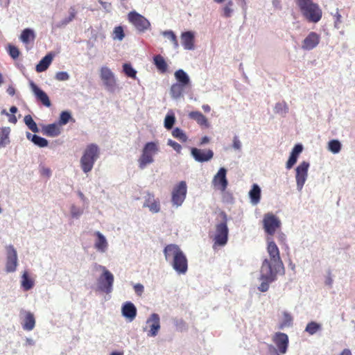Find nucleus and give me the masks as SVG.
Wrapping results in <instances>:
<instances>
[{
  "instance_id": "1",
  "label": "nucleus",
  "mask_w": 355,
  "mask_h": 355,
  "mask_svg": "<svg viewBox=\"0 0 355 355\" xmlns=\"http://www.w3.org/2000/svg\"><path fill=\"white\" fill-rule=\"evenodd\" d=\"M267 241L268 257L263 259L258 278L261 284L257 288L262 293L268 291L270 284L277 280L279 274H284V263L277 245L271 238H268Z\"/></svg>"
},
{
  "instance_id": "2",
  "label": "nucleus",
  "mask_w": 355,
  "mask_h": 355,
  "mask_svg": "<svg viewBox=\"0 0 355 355\" xmlns=\"http://www.w3.org/2000/svg\"><path fill=\"white\" fill-rule=\"evenodd\" d=\"M166 262L178 275H184L188 270V260L179 245L168 244L164 249Z\"/></svg>"
},
{
  "instance_id": "3",
  "label": "nucleus",
  "mask_w": 355,
  "mask_h": 355,
  "mask_svg": "<svg viewBox=\"0 0 355 355\" xmlns=\"http://www.w3.org/2000/svg\"><path fill=\"white\" fill-rule=\"evenodd\" d=\"M302 15L310 22H318L322 15V12L319 6L312 0H295Z\"/></svg>"
},
{
  "instance_id": "4",
  "label": "nucleus",
  "mask_w": 355,
  "mask_h": 355,
  "mask_svg": "<svg viewBox=\"0 0 355 355\" xmlns=\"http://www.w3.org/2000/svg\"><path fill=\"white\" fill-rule=\"evenodd\" d=\"M99 155L100 150L96 144H91L86 147L80 160L81 169L85 173L92 170Z\"/></svg>"
},
{
  "instance_id": "5",
  "label": "nucleus",
  "mask_w": 355,
  "mask_h": 355,
  "mask_svg": "<svg viewBox=\"0 0 355 355\" xmlns=\"http://www.w3.org/2000/svg\"><path fill=\"white\" fill-rule=\"evenodd\" d=\"M159 146L157 141L147 142L139 156L137 162L139 168L141 170L146 168L147 166L153 164L155 161L154 157L159 153Z\"/></svg>"
},
{
  "instance_id": "6",
  "label": "nucleus",
  "mask_w": 355,
  "mask_h": 355,
  "mask_svg": "<svg viewBox=\"0 0 355 355\" xmlns=\"http://www.w3.org/2000/svg\"><path fill=\"white\" fill-rule=\"evenodd\" d=\"M96 267L102 271V274L97 279V290L106 294L111 293L114 281L113 274L104 266L96 265Z\"/></svg>"
},
{
  "instance_id": "7",
  "label": "nucleus",
  "mask_w": 355,
  "mask_h": 355,
  "mask_svg": "<svg viewBox=\"0 0 355 355\" xmlns=\"http://www.w3.org/2000/svg\"><path fill=\"white\" fill-rule=\"evenodd\" d=\"M220 216L222 221L216 225L213 241L214 245L224 246L228 240L227 216L225 212H221Z\"/></svg>"
},
{
  "instance_id": "8",
  "label": "nucleus",
  "mask_w": 355,
  "mask_h": 355,
  "mask_svg": "<svg viewBox=\"0 0 355 355\" xmlns=\"http://www.w3.org/2000/svg\"><path fill=\"white\" fill-rule=\"evenodd\" d=\"M99 77L105 89L114 93L118 88L117 78L114 73L107 66H102L99 69Z\"/></svg>"
},
{
  "instance_id": "9",
  "label": "nucleus",
  "mask_w": 355,
  "mask_h": 355,
  "mask_svg": "<svg viewBox=\"0 0 355 355\" xmlns=\"http://www.w3.org/2000/svg\"><path fill=\"white\" fill-rule=\"evenodd\" d=\"M5 250L6 262L4 270L7 273L15 272L19 265L17 252L12 245H6Z\"/></svg>"
},
{
  "instance_id": "10",
  "label": "nucleus",
  "mask_w": 355,
  "mask_h": 355,
  "mask_svg": "<svg viewBox=\"0 0 355 355\" xmlns=\"http://www.w3.org/2000/svg\"><path fill=\"white\" fill-rule=\"evenodd\" d=\"M128 19L139 33H144L150 28V21L136 11L130 12L128 15Z\"/></svg>"
},
{
  "instance_id": "11",
  "label": "nucleus",
  "mask_w": 355,
  "mask_h": 355,
  "mask_svg": "<svg viewBox=\"0 0 355 355\" xmlns=\"http://www.w3.org/2000/svg\"><path fill=\"white\" fill-rule=\"evenodd\" d=\"M187 193V186L185 181L178 183L171 192V202L173 207H180L185 200Z\"/></svg>"
},
{
  "instance_id": "12",
  "label": "nucleus",
  "mask_w": 355,
  "mask_h": 355,
  "mask_svg": "<svg viewBox=\"0 0 355 355\" xmlns=\"http://www.w3.org/2000/svg\"><path fill=\"white\" fill-rule=\"evenodd\" d=\"M160 329V317L155 313L150 315L146 321V325L142 327L143 331L147 332L148 337L157 336Z\"/></svg>"
},
{
  "instance_id": "13",
  "label": "nucleus",
  "mask_w": 355,
  "mask_h": 355,
  "mask_svg": "<svg viewBox=\"0 0 355 355\" xmlns=\"http://www.w3.org/2000/svg\"><path fill=\"white\" fill-rule=\"evenodd\" d=\"M309 166V162L303 161L295 168V178L296 187L297 190L300 192L302 190L305 182L307 180Z\"/></svg>"
},
{
  "instance_id": "14",
  "label": "nucleus",
  "mask_w": 355,
  "mask_h": 355,
  "mask_svg": "<svg viewBox=\"0 0 355 355\" xmlns=\"http://www.w3.org/2000/svg\"><path fill=\"white\" fill-rule=\"evenodd\" d=\"M280 220L272 213H267L264 215L263 219V229L270 236H272L277 229L281 226Z\"/></svg>"
},
{
  "instance_id": "15",
  "label": "nucleus",
  "mask_w": 355,
  "mask_h": 355,
  "mask_svg": "<svg viewBox=\"0 0 355 355\" xmlns=\"http://www.w3.org/2000/svg\"><path fill=\"white\" fill-rule=\"evenodd\" d=\"M227 169L224 167L219 168L218 172L214 175L211 184L214 188L224 191L228 186V181L227 179Z\"/></svg>"
},
{
  "instance_id": "16",
  "label": "nucleus",
  "mask_w": 355,
  "mask_h": 355,
  "mask_svg": "<svg viewBox=\"0 0 355 355\" xmlns=\"http://www.w3.org/2000/svg\"><path fill=\"white\" fill-rule=\"evenodd\" d=\"M20 322L25 331H32L35 327L34 314L29 311L21 309L19 313Z\"/></svg>"
},
{
  "instance_id": "17",
  "label": "nucleus",
  "mask_w": 355,
  "mask_h": 355,
  "mask_svg": "<svg viewBox=\"0 0 355 355\" xmlns=\"http://www.w3.org/2000/svg\"><path fill=\"white\" fill-rule=\"evenodd\" d=\"M320 35L315 32H310L302 42L301 48L304 51H311L320 43Z\"/></svg>"
},
{
  "instance_id": "18",
  "label": "nucleus",
  "mask_w": 355,
  "mask_h": 355,
  "mask_svg": "<svg viewBox=\"0 0 355 355\" xmlns=\"http://www.w3.org/2000/svg\"><path fill=\"white\" fill-rule=\"evenodd\" d=\"M191 154L193 158L198 162H209L214 157V152L210 149L192 148L191 150Z\"/></svg>"
},
{
  "instance_id": "19",
  "label": "nucleus",
  "mask_w": 355,
  "mask_h": 355,
  "mask_svg": "<svg viewBox=\"0 0 355 355\" xmlns=\"http://www.w3.org/2000/svg\"><path fill=\"white\" fill-rule=\"evenodd\" d=\"M94 235L96 236L94 241V249L100 254L107 253L109 249V243L105 236L99 231L95 232Z\"/></svg>"
},
{
  "instance_id": "20",
  "label": "nucleus",
  "mask_w": 355,
  "mask_h": 355,
  "mask_svg": "<svg viewBox=\"0 0 355 355\" xmlns=\"http://www.w3.org/2000/svg\"><path fill=\"white\" fill-rule=\"evenodd\" d=\"M272 340L278 348L279 353H286L288 346V337L287 334L282 332H277L273 336Z\"/></svg>"
},
{
  "instance_id": "21",
  "label": "nucleus",
  "mask_w": 355,
  "mask_h": 355,
  "mask_svg": "<svg viewBox=\"0 0 355 355\" xmlns=\"http://www.w3.org/2000/svg\"><path fill=\"white\" fill-rule=\"evenodd\" d=\"M29 85L31 91L36 98L40 101L44 106L49 107L51 105V103L48 95L43 90L39 88L33 81L31 80Z\"/></svg>"
},
{
  "instance_id": "22",
  "label": "nucleus",
  "mask_w": 355,
  "mask_h": 355,
  "mask_svg": "<svg viewBox=\"0 0 355 355\" xmlns=\"http://www.w3.org/2000/svg\"><path fill=\"white\" fill-rule=\"evenodd\" d=\"M137 310L131 302H125L121 306V314L128 321L132 322L137 316Z\"/></svg>"
},
{
  "instance_id": "23",
  "label": "nucleus",
  "mask_w": 355,
  "mask_h": 355,
  "mask_svg": "<svg viewBox=\"0 0 355 355\" xmlns=\"http://www.w3.org/2000/svg\"><path fill=\"white\" fill-rule=\"evenodd\" d=\"M144 207H148L152 213H158L160 211V204L158 199H155L153 193H148L145 197Z\"/></svg>"
},
{
  "instance_id": "24",
  "label": "nucleus",
  "mask_w": 355,
  "mask_h": 355,
  "mask_svg": "<svg viewBox=\"0 0 355 355\" xmlns=\"http://www.w3.org/2000/svg\"><path fill=\"white\" fill-rule=\"evenodd\" d=\"M302 150L303 146L302 144H298L294 146L290 154L289 158L286 163V168L287 169H291L296 164L297 158Z\"/></svg>"
},
{
  "instance_id": "25",
  "label": "nucleus",
  "mask_w": 355,
  "mask_h": 355,
  "mask_svg": "<svg viewBox=\"0 0 355 355\" xmlns=\"http://www.w3.org/2000/svg\"><path fill=\"white\" fill-rule=\"evenodd\" d=\"M194 33L192 31H186L182 33V44L186 50L194 49Z\"/></svg>"
},
{
  "instance_id": "26",
  "label": "nucleus",
  "mask_w": 355,
  "mask_h": 355,
  "mask_svg": "<svg viewBox=\"0 0 355 355\" xmlns=\"http://www.w3.org/2000/svg\"><path fill=\"white\" fill-rule=\"evenodd\" d=\"M69 17H65L60 21L57 22L56 24H53L52 27L53 29L63 28L71 21H72L76 15V11L75 8L71 7L69 10Z\"/></svg>"
},
{
  "instance_id": "27",
  "label": "nucleus",
  "mask_w": 355,
  "mask_h": 355,
  "mask_svg": "<svg viewBox=\"0 0 355 355\" xmlns=\"http://www.w3.org/2000/svg\"><path fill=\"white\" fill-rule=\"evenodd\" d=\"M174 76L178 81L176 83L185 87H187L191 84V80L189 75L183 69L177 70L175 72Z\"/></svg>"
},
{
  "instance_id": "28",
  "label": "nucleus",
  "mask_w": 355,
  "mask_h": 355,
  "mask_svg": "<svg viewBox=\"0 0 355 355\" xmlns=\"http://www.w3.org/2000/svg\"><path fill=\"white\" fill-rule=\"evenodd\" d=\"M60 132L59 126L55 123L49 124L42 128V133L48 137H57Z\"/></svg>"
},
{
  "instance_id": "29",
  "label": "nucleus",
  "mask_w": 355,
  "mask_h": 355,
  "mask_svg": "<svg viewBox=\"0 0 355 355\" xmlns=\"http://www.w3.org/2000/svg\"><path fill=\"white\" fill-rule=\"evenodd\" d=\"M190 119L195 120L198 125L208 128L209 123L207 119L200 112L193 111L189 114Z\"/></svg>"
},
{
  "instance_id": "30",
  "label": "nucleus",
  "mask_w": 355,
  "mask_h": 355,
  "mask_svg": "<svg viewBox=\"0 0 355 355\" xmlns=\"http://www.w3.org/2000/svg\"><path fill=\"white\" fill-rule=\"evenodd\" d=\"M249 197L250 198V202L253 205H257L260 202L261 199V189L257 184H254L252 189L249 191Z\"/></svg>"
},
{
  "instance_id": "31",
  "label": "nucleus",
  "mask_w": 355,
  "mask_h": 355,
  "mask_svg": "<svg viewBox=\"0 0 355 355\" xmlns=\"http://www.w3.org/2000/svg\"><path fill=\"white\" fill-rule=\"evenodd\" d=\"M35 285L34 280L31 279L27 271H24L21 275V287L25 291H28L33 288Z\"/></svg>"
},
{
  "instance_id": "32",
  "label": "nucleus",
  "mask_w": 355,
  "mask_h": 355,
  "mask_svg": "<svg viewBox=\"0 0 355 355\" xmlns=\"http://www.w3.org/2000/svg\"><path fill=\"white\" fill-rule=\"evenodd\" d=\"M187 87L181 85L178 83H174L171 85L170 89V94L173 99H179L183 96V92Z\"/></svg>"
},
{
  "instance_id": "33",
  "label": "nucleus",
  "mask_w": 355,
  "mask_h": 355,
  "mask_svg": "<svg viewBox=\"0 0 355 355\" xmlns=\"http://www.w3.org/2000/svg\"><path fill=\"white\" fill-rule=\"evenodd\" d=\"M53 60V56L51 54H47L45 55L36 65V71L37 72H42L46 71Z\"/></svg>"
},
{
  "instance_id": "34",
  "label": "nucleus",
  "mask_w": 355,
  "mask_h": 355,
  "mask_svg": "<svg viewBox=\"0 0 355 355\" xmlns=\"http://www.w3.org/2000/svg\"><path fill=\"white\" fill-rule=\"evenodd\" d=\"M10 129L8 127L0 128V148L6 146L10 143Z\"/></svg>"
},
{
  "instance_id": "35",
  "label": "nucleus",
  "mask_w": 355,
  "mask_h": 355,
  "mask_svg": "<svg viewBox=\"0 0 355 355\" xmlns=\"http://www.w3.org/2000/svg\"><path fill=\"white\" fill-rule=\"evenodd\" d=\"M154 64L156 66L157 70L161 73H165L167 71L168 65L160 55H157L153 58Z\"/></svg>"
},
{
  "instance_id": "36",
  "label": "nucleus",
  "mask_w": 355,
  "mask_h": 355,
  "mask_svg": "<svg viewBox=\"0 0 355 355\" xmlns=\"http://www.w3.org/2000/svg\"><path fill=\"white\" fill-rule=\"evenodd\" d=\"M234 12V2L232 0H228L222 8L221 16L225 18H230L233 15Z\"/></svg>"
},
{
  "instance_id": "37",
  "label": "nucleus",
  "mask_w": 355,
  "mask_h": 355,
  "mask_svg": "<svg viewBox=\"0 0 355 355\" xmlns=\"http://www.w3.org/2000/svg\"><path fill=\"white\" fill-rule=\"evenodd\" d=\"M342 144L338 139H331L327 144V150L333 154H338L340 152Z\"/></svg>"
},
{
  "instance_id": "38",
  "label": "nucleus",
  "mask_w": 355,
  "mask_h": 355,
  "mask_svg": "<svg viewBox=\"0 0 355 355\" xmlns=\"http://www.w3.org/2000/svg\"><path fill=\"white\" fill-rule=\"evenodd\" d=\"M289 108L287 103L285 101L278 102L274 107V112L282 116H285L288 112Z\"/></svg>"
},
{
  "instance_id": "39",
  "label": "nucleus",
  "mask_w": 355,
  "mask_h": 355,
  "mask_svg": "<svg viewBox=\"0 0 355 355\" xmlns=\"http://www.w3.org/2000/svg\"><path fill=\"white\" fill-rule=\"evenodd\" d=\"M35 37V33L31 28L24 29L20 35V40L24 44H28L31 40H34Z\"/></svg>"
},
{
  "instance_id": "40",
  "label": "nucleus",
  "mask_w": 355,
  "mask_h": 355,
  "mask_svg": "<svg viewBox=\"0 0 355 355\" xmlns=\"http://www.w3.org/2000/svg\"><path fill=\"white\" fill-rule=\"evenodd\" d=\"M175 122V114L172 110L168 111L164 119V127L171 130Z\"/></svg>"
},
{
  "instance_id": "41",
  "label": "nucleus",
  "mask_w": 355,
  "mask_h": 355,
  "mask_svg": "<svg viewBox=\"0 0 355 355\" xmlns=\"http://www.w3.org/2000/svg\"><path fill=\"white\" fill-rule=\"evenodd\" d=\"M322 326L320 324L317 323L316 322H310L307 324L305 331L307 332L310 335H314L318 331L321 330Z\"/></svg>"
},
{
  "instance_id": "42",
  "label": "nucleus",
  "mask_w": 355,
  "mask_h": 355,
  "mask_svg": "<svg viewBox=\"0 0 355 355\" xmlns=\"http://www.w3.org/2000/svg\"><path fill=\"white\" fill-rule=\"evenodd\" d=\"M25 124L33 132H38L39 128L31 115H26L24 119Z\"/></svg>"
},
{
  "instance_id": "43",
  "label": "nucleus",
  "mask_w": 355,
  "mask_h": 355,
  "mask_svg": "<svg viewBox=\"0 0 355 355\" xmlns=\"http://www.w3.org/2000/svg\"><path fill=\"white\" fill-rule=\"evenodd\" d=\"M123 71L128 77L133 79L137 78V71L132 67L130 63L123 64Z\"/></svg>"
},
{
  "instance_id": "44",
  "label": "nucleus",
  "mask_w": 355,
  "mask_h": 355,
  "mask_svg": "<svg viewBox=\"0 0 355 355\" xmlns=\"http://www.w3.org/2000/svg\"><path fill=\"white\" fill-rule=\"evenodd\" d=\"M293 324V317L292 315L287 311L283 312V319L282 322L280 324L279 328L283 329L286 327H290Z\"/></svg>"
},
{
  "instance_id": "45",
  "label": "nucleus",
  "mask_w": 355,
  "mask_h": 355,
  "mask_svg": "<svg viewBox=\"0 0 355 355\" xmlns=\"http://www.w3.org/2000/svg\"><path fill=\"white\" fill-rule=\"evenodd\" d=\"M125 37L123 28L122 26H116L112 33V38L114 40L122 41Z\"/></svg>"
},
{
  "instance_id": "46",
  "label": "nucleus",
  "mask_w": 355,
  "mask_h": 355,
  "mask_svg": "<svg viewBox=\"0 0 355 355\" xmlns=\"http://www.w3.org/2000/svg\"><path fill=\"white\" fill-rule=\"evenodd\" d=\"M162 35L167 37L173 44L175 49H178L179 46L177 37L175 35L174 32L172 31H165L162 32Z\"/></svg>"
},
{
  "instance_id": "47",
  "label": "nucleus",
  "mask_w": 355,
  "mask_h": 355,
  "mask_svg": "<svg viewBox=\"0 0 355 355\" xmlns=\"http://www.w3.org/2000/svg\"><path fill=\"white\" fill-rule=\"evenodd\" d=\"M71 119V114L69 112L63 111L60 115L59 124L61 125H66Z\"/></svg>"
},
{
  "instance_id": "48",
  "label": "nucleus",
  "mask_w": 355,
  "mask_h": 355,
  "mask_svg": "<svg viewBox=\"0 0 355 355\" xmlns=\"http://www.w3.org/2000/svg\"><path fill=\"white\" fill-rule=\"evenodd\" d=\"M172 135L178 139L179 140L182 141H186L187 139V135L184 133V132L179 128H175L172 131Z\"/></svg>"
},
{
  "instance_id": "49",
  "label": "nucleus",
  "mask_w": 355,
  "mask_h": 355,
  "mask_svg": "<svg viewBox=\"0 0 355 355\" xmlns=\"http://www.w3.org/2000/svg\"><path fill=\"white\" fill-rule=\"evenodd\" d=\"M70 213L73 218L78 219L83 214V209L74 205H72L70 208Z\"/></svg>"
},
{
  "instance_id": "50",
  "label": "nucleus",
  "mask_w": 355,
  "mask_h": 355,
  "mask_svg": "<svg viewBox=\"0 0 355 355\" xmlns=\"http://www.w3.org/2000/svg\"><path fill=\"white\" fill-rule=\"evenodd\" d=\"M33 139L34 140L33 143L40 148H44L48 146L49 142L45 138L36 135L35 137H33Z\"/></svg>"
},
{
  "instance_id": "51",
  "label": "nucleus",
  "mask_w": 355,
  "mask_h": 355,
  "mask_svg": "<svg viewBox=\"0 0 355 355\" xmlns=\"http://www.w3.org/2000/svg\"><path fill=\"white\" fill-rule=\"evenodd\" d=\"M232 148L234 150L241 151L242 143L237 135H234L232 139Z\"/></svg>"
},
{
  "instance_id": "52",
  "label": "nucleus",
  "mask_w": 355,
  "mask_h": 355,
  "mask_svg": "<svg viewBox=\"0 0 355 355\" xmlns=\"http://www.w3.org/2000/svg\"><path fill=\"white\" fill-rule=\"evenodd\" d=\"M8 53L12 58L16 59L19 55V51L16 46L9 44L8 45Z\"/></svg>"
},
{
  "instance_id": "53",
  "label": "nucleus",
  "mask_w": 355,
  "mask_h": 355,
  "mask_svg": "<svg viewBox=\"0 0 355 355\" xmlns=\"http://www.w3.org/2000/svg\"><path fill=\"white\" fill-rule=\"evenodd\" d=\"M55 78L59 81H66L69 79L70 76L67 71H59L56 73Z\"/></svg>"
},
{
  "instance_id": "54",
  "label": "nucleus",
  "mask_w": 355,
  "mask_h": 355,
  "mask_svg": "<svg viewBox=\"0 0 355 355\" xmlns=\"http://www.w3.org/2000/svg\"><path fill=\"white\" fill-rule=\"evenodd\" d=\"M133 288L135 294L139 297H141L144 293V286L140 283L134 284Z\"/></svg>"
},
{
  "instance_id": "55",
  "label": "nucleus",
  "mask_w": 355,
  "mask_h": 355,
  "mask_svg": "<svg viewBox=\"0 0 355 355\" xmlns=\"http://www.w3.org/2000/svg\"><path fill=\"white\" fill-rule=\"evenodd\" d=\"M175 325L178 331H183L187 329L186 322L182 319L175 320Z\"/></svg>"
},
{
  "instance_id": "56",
  "label": "nucleus",
  "mask_w": 355,
  "mask_h": 355,
  "mask_svg": "<svg viewBox=\"0 0 355 355\" xmlns=\"http://www.w3.org/2000/svg\"><path fill=\"white\" fill-rule=\"evenodd\" d=\"M39 169H40V173L41 175L46 176L47 178L51 177V170L49 168L46 167L44 165H40Z\"/></svg>"
},
{
  "instance_id": "57",
  "label": "nucleus",
  "mask_w": 355,
  "mask_h": 355,
  "mask_svg": "<svg viewBox=\"0 0 355 355\" xmlns=\"http://www.w3.org/2000/svg\"><path fill=\"white\" fill-rule=\"evenodd\" d=\"M167 144L170 146H171L176 152L180 153L182 150V146L180 144L177 143L175 141H173L172 139H168Z\"/></svg>"
},
{
  "instance_id": "58",
  "label": "nucleus",
  "mask_w": 355,
  "mask_h": 355,
  "mask_svg": "<svg viewBox=\"0 0 355 355\" xmlns=\"http://www.w3.org/2000/svg\"><path fill=\"white\" fill-rule=\"evenodd\" d=\"M272 4L275 8L278 9V10L282 9V5H281L280 0H272Z\"/></svg>"
},
{
  "instance_id": "59",
  "label": "nucleus",
  "mask_w": 355,
  "mask_h": 355,
  "mask_svg": "<svg viewBox=\"0 0 355 355\" xmlns=\"http://www.w3.org/2000/svg\"><path fill=\"white\" fill-rule=\"evenodd\" d=\"M98 1L105 10H108L110 8V3L107 2H104L102 0H99Z\"/></svg>"
},
{
  "instance_id": "60",
  "label": "nucleus",
  "mask_w": 355,
  "mask_h": 355,
  "mask_svg": "<svg viewBox=\"0 0 355 355\" xmlns=\"http://www.w3.org/2000/svg\"><path fill=\"white\" fill-rule=\"evenodd\" d=\"M8 121L15 124L17 121V117L13 114H10V116H8Z\"/></svg>"
},
{
  "instance_id": "61",
  "label": "nucleus",
  "mask_w": 355,
  "mask_h": 355,
  "mask_svg": "<svg viewBox=\"0 0 355 355\" xmlns=\"http://www.w3.org/2000/svg\"><path fill=\"white\" fill-rule=\"evenodd\" d=\"M7 93L12 96H14L15 94V88L12 86L8 87V88L7 89Z\"/></svg>"
},
{
  "instance_id": "62",
  "label": "nucleus",
  "mask_w": 355,
  "mask_h": 355,
  "mask_svg": "<svg viewBox=\"0 0 355 355\" xmlns=\"http://www.w3.org/2000/svg\"><path fill=\"white\" fill-rule=\"evenodd\" d=\"M268 351L270 354H277V349L272 345H268Z\"/></svg>"
},
{
  "instance_id": "63",
  "label": "nucleus",
  "mask_w": 355,
  "mask_h": 355,
  "mask_svg": "<svg viewBox=\"0 0 355 355\" xmlns=\"http://www.w3.org/2000/svg\"><path fill=\"white\" fill-rule=\"evenodd\" d=\"M338 355H352L349 349H344Z\"/></svg>"
},
{
  "instance_id": "64",
  "label": "nucleus",
  "mask_w": 355,
  "mask_h": 355,
  "mask_svg": "<svg viewBox=\"0 0 355 355\" xmlns=\"http://www.w3.org/2000/svg\"><path fill=\"white\" fill-rule=\"evenodd\" d=\"M209 141V138L207 136H205L201 139L200 144L204 145V144H207Z\"/></svg>"
}]
</instances>
